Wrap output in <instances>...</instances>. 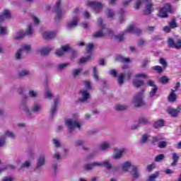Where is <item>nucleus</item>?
I'll return each mask as SVG.
<instances>
[{
	"mask_svg": "<svg viewBox=\"0 0 181 181\" xmlns=\"http://www.w3.org/2000/svg\"><path fill=\"white\" fill-rule=\"evenodd\" d=\"M98 25L100 29L92 34L93 39H101L102 37H105L110 33V30L105 28V25L103 23L102 18H98Z\"/></svg>",
	"mask_w": 181,
	"mask_h": 181,
	"instance_id": "nucleus-1",
	"label": "nucleus"
},
{
	"mask_svg": "<svg viewBox=\"0 0 181 181\" xmlns=\"http://www.w3.org/2000/svg\"><path fill=\"white\" fill-rule=\"evenodd\" d=\"M73 119H67L65 120V124L66 125L69 131H73V129H81V123L77 118H78V114L75 113L73 115Z\"/></svg>",
	"mask_w": 181,
	"mask_h": 181,
	"instance_id": "nucleus-2",
	"label": "nucleus"
},
{
	"mask_svg": "<svg viewBox=\"0 0 181 181\" xmlns=\"http://www.w3.org/2000/svg\"><path fill=\"white\" fill-rule=\"evenodd\" d=\"M62 5L63 2H62V0H57L53 8V12L56 14L55 22L57 23H59V22L62 21V18L64 17L66 13L63 10H62Z\"/></svg>",
	"mask_w": 181,
	"mask_h": 181,
	"instance_id": "nucleus-3",
	"label": "nucleus"
},
{
	"mask_svg": "<svg viewBox=\"0 0 181 181\" xmlns=\"http://www.w3.org/2000/svg\"><path fill=\"white\" fill-rule=\"evenodd\" d=\"M132 103L135 108H140V107L145 105V102H144V90H141L133 96Z\"/></svg>",
	"mask_w": 181,
	"mask_h": 181,
	"instance_id": "nucleus-4",
	"label": "nucleus"
},
{
	"mask_svg": "<svg viewBox=\"0 0 181 181\" xmlns=\"http://www.w3.org/2000/svg\"><path fill=\"white\" fill-rule=\"evenodd\" d=\"M28 100H29V96L27 95H23V98L20 105V108L24 111L26 117H32V112H30V108L28 104Z\"/></svg>",
	"mask_w": 181,
	"mask_h": 181,
	"instance_id": "nucleus-5",
	"label": "nucleus"
},
{
	"mask_svg": "<svg viewBox=\"0 0 181 181\" xmlns=\"http://www.w3.org/2000/svg\"><path fill=\"white\" fill-rule=\"evenodd\" d=\"M78 95L81 97L78 99V101H80V103H88V100L91 98V95H90V92L88 91V90L84 88L79 90Z\"/></svg>",
	"mask_w": 181,
	"mask_h": 181,
	"instance_id": "nucleus-6",
	"label": "nucleus"
},
{
	"mask_svg": "<svg viewBox=\"0 0 181 181\" xmlns=\"http://www.w3.org/2000/svg\"><path fill=\"white\" fill-rule=\"evenodd\" d=\"M168 13H172V6L170 4H165L160 8L158 16L162 18H168Z\"/></svg>",
	"mask_w": 181,
	"mask_h": 181,
	"instance_id": "nucleus-7",
	"label": "nucleus"
},
{
	"mask_svg": "<svg viewBox=\"0 0 181 181\" xmlns=\"http://www.w3.org/2000/svg\"><path fill=\"white\" fill-rule=\"evenodd\" d=\"M86 6L91 8L95 13L100 12V11L104 8V4L98 1H88L86 4Z\"/></svg>",
	"mask_w": 181,
	"mask_h": 181,
	"instance_id": "nucleus-8",
	"label": "nucleus"
},
{
	"mask_svg": "<svg viewBox=\"0 0 181 181\" xmlns=\"http://www.w3.org/2000/svg\"><path fill=\"white\" fill-rule=\"evenodd\" d=\"M30 112H31V117H28V118H33V113L34 114H39L40 111H42V105L39 104L37 102H35L32 107L31 109H30Z\"/></svg>",
	"mask_w": 181,
	"mask_h": 181,
	"instance_id": "nucleus-9",
	"label": "nucleus"
},
{
	"mask_svg": "<svg viewBox=\"0 0 181 181\" xmlns=\"http://www.w3.org/2000/svg\"><path fill=\"white\" fill-rule=\"evenodd\" d=\"M166 111L169 115H170L173 118H176L177 115H179L180 111H181V107L178 106L176 109L172 107H168L166 109Z\"/></svg>",
	"mask_w": 181,
	"mask_h": 181,
	"instance_id": "nucleus-10",
	"label": "nucleus"
},
{
	"mask_svg": "<svg viewBox=\"0 0 181 181\" xmlns=\"http://www.w3.org/2000/svg\"><path fill=\"white\" fill-rule=\"evenodd\" d=\"M168 47H173V49H181V39L177 40V42H175V40L173 38H168Z\"/></svg>",
	"mask_w": 181,
	"mask_h": 181,
	"instance_id": "nucleus-11",
	"label": "nucleus"
},
{
	"mask_svg": "<svg viewBox=\"0 0 181 181\" xmlns=\"http://www.w3.org/2000/svg\"><path fill=\"white\" fill-rule=\"evenodd\" d=\"M45 163H46V156L43 154H41L37 158L36 168L42 169V168L45 166Z\"/></svg>",
	"mask_w": 181,
	"mask_h": 181,
	"instance_id": "nucleus-12",
	"label": "nucleus"
},
{
	"mask_svg": "<svg viewBox=\"0 0 181 181\" xmlns=\"http://www.w3.org/2000/svg\"><path fill=\"white\" fill-rule=\"evenodd\" d=\"M59 103H60V99L59 98L54 99V103L51 106V110H50L51 118H53L56 112H57V105H59Z\"/></svg>",
	"mask_w": 181,
	"mask_h": 181,
	"instance_id": "nucleus-13",
	"label": "nucleus"
},
{
	"mask_svg": "<svg viewBox=\"0 0 181 181\" xmlns=\"http://www.w3.org/2000/svg\"><path fill=\"white\" fill-rule=\"evenodd\" d=\"M38 54L42 56L43 57H46V56H49L50 54V52H52V48L50 47H42L37 49Z\"/></svg>",
	"mask_w": 181,
	"mask_h": 181,
	"instance_id": "nucleus-14",
	"label": "nucleus"
},
{
	"mask_svg": "<svg viewBox=\"0 0 181 181\" xmlns=\"http://www.w3.org/2000/svg\"><path fill=\"white\" fill-rule=\"evenodd\" d=\"M105 168L107 170H111L112 169V163L110 160H105L101 163H98V167Z\"/></svg>",
	"mask_w": 181,
	"mask_h": 181,
	"instance_id": "nucleus-15",
	"label": "nucleus"
},
{
	"mask_svg": "<svg viewBox=\"0 0 181 181\" xmlns=\"http://www.w3.org/2000/svg\"><path fill=\"white\" fill-rule=\"evenodd\" d=\"M5 19H11V12H9V10H4L0 14V23L5 22Z\"/></svg>",
	"mask_w": 181,
	"mask_h": 181,
	"instance_id": "nucleus-16",
	"label": "nucleus"
},
{
	"mask_svg": "<svg viewBox=\"0 0 181 181\" xmlns=\"http://www.w3.org/2000/svg\"><path fill=\"white\" fill-rule=\"evenodd\" d=\"M129 173L134 180H136V179L139 177V171L138 170V168L134 165H132V170L129 171Z\"/></svg>",
	"mask_w": 181,
	"mask_h": 181,
	"instance_id": "nucleus-17",
	"label": "nucleus"
},
{
	"mask_svg": "<svg viewBox=\"0 0 181 181\" xmlns=\"http://www.w3.org/2000/svg\"><path fill=\"white\" fill-rule=\"evenodd\" d=\"M152 12H153V4L147 3L145 6V9L144 11V15H151Z\"/></svg>",
	"mask_w": 181,
	"mask_h": 181,
	"instance_id": "nucleus-18",
	"label": "nucleus"
},
{
	"mask_svg": "<svg viewBox=\"0 0 181 181\" xmlns=\"http://www.w3.org/2000/svg\"><path fill=\"white\" fill-rule=\"evenodd\" d=\"M78 25V18L77 17H74L73 20L67 23V29H73Z\"/></svg>",
	"mask_w": 181,
	"mask_h": 181,
	"instance_id": "nucleus-19",
	"label": "nucleus"
},
{
	"mask_svg": "<svg viewBox=\"0 0 181 181\" xmlns=\"http://www.w3.org/2000/svg\"><path fill=\"white\" fill-rule=\"evenodd\" d=\"M115 62H119V63H129L131 59L129 58H125L122 55H116L115 57Z\"/></svg>",
	"mask_w": 181,
	"mask_h": 181,
	"instance_id": "nucleus-20",
	"label": "nucleus"
},
{
	"mask_svg": "<svg viewBox=\"0 0 181 181\" xmlns=\"http://www.w3.org/2000/svg\"><path fill=\"white\" fill-rule=\"evenodd\" d=\"M42 37L45 40H50V39H53L54 37H56V33L54 32H45L42 34Z\"/></svg>",
	"mask_w": 181,
	"mask_h": 181,
	"instance_id": "nucleus-21",
	"label": "nucleus"
},
{
	"mask_svg": "<svg viewBox=\"0 0 181 181\" xmlns=\"http://www.w3.org/2000/svg\"><path fill=\"white\" fill-rule=\"evenodd\" d=\"M177 100V96L176 95V93H175V90L172 89L168 97V103H175Z\"/></svg>",
	"mask_w": 181,
	"mask_h": 181,
	"instance_id": "nucleus-22",
	"label": "nucleus"
},
{
	"mask_svg": "<svg viewBox=\"0 0 181 181\" xmlns=\"http://www.w3.org/2000/svg\"><path fill=\"white\" fill-rule=\"evenodd\" d=\"M95 166L98 167V163L94 162L92 163L85 164L83 166V169H84V170H86L87 172H90V170H93V169H94Z\"/></svg>",
	"mask_w": 181,
	"mask_h": 181,
	"instance_id": "nucleus-23",
	"label": "nucleus"
},
{
	"mask_svg": "<svg viewBox=\"0 0 181 181\" xmlns=\"http://www.w3.org/2000/svg\"><path fill=\"white\" fill-rule=\"evenodd\" d=\"M44 97L47 100H52V98H53L54 95H53V93L52 92V90H50V88H46L45 89Z\"/></svg>",
	"mask_w": 181,
	"mask_h": 181,
	"instance_id": "nucleus-24",
	"label": "nucleus"
},
{
	"mask_svg": "<svg viewBox=\"0 0 181 181\" xmlns=\"http://www.w3.org/2000/svg\"><path fill=\"white\" fill-rule=\"evenodd\" d=\"M132 166L131 161H127L122 164V169L124 172H129V168H132Z\"/></svg>",
	"mask_w": 181,
	"mask_h": 181,
	"instance_id": "nucleus-25",
	"label": "nucleus"
},
{
	"mask_svg": "<svg viewBox=\"0 0 181 181\" xmlns=\"http://www.w3.org/2000/svg\"><path fill=\"white\" fill-rule=\"evenodd\" d=\"M110 148H111V144L107 142L103 143L99 146V150L101 151L102 152L108 151V149H110Z\"/></svg>",
	"mask_w": 181,
	"mask_h": 181,
	"instance_id": "nucleus-26",
	"label": "nucleus"
},
{
	"mask_svg": "<svg viewBox=\"0 0 181 181\" xmlns=\"http://www.w3.org/2000/svg\"><path fill=\"white\" fill-rule=\"evenodd\" d=\"M31 165L32 163L30 161L26 160L21 165L18 170H22L23 172L25 169H29V167L31 166Z\"/></svg>",
	"mask_w": 181,
	"mask_h": 181,
	"instance_id": "nucleus-27",
	"label": "nucleus"
},
{
	"mask_svg": "<svg viewBox=\"0 0 181 181\" xmlns=\"http://www.w3.org/2000/svg\"><path fill=\"white\" fill-rule=\"evenodd\" d=\"M162 127H165V120L162 119L157 120L153 124V128H155L156 129H159V128H162Z\"/></svg>",
	"mask_w": 181,
	"mask_h": 181,
	"instance_id": "nucleus-28",
	"label": "nucleus"
},
{
	"mask_svg": "<svg viewBox=\"0 0 181 181\" xmlns=\"http://www.w3.org/2000/svg\"><path fill=\"white\" fill-rule=\"evenodd\" d=\"M4 135L6 138H10V139H13V141L16 139V134L13 132H11L9 130H7L5 133Z\"/></svg>",
	"mask_w": 181,
	"mask_h": 181,
	"instance_id": "nucleus-29",
	"label": "nucleus"
},
{
	"mask_svg": "<svg viewBox=\"0 0 181 181\" xmlns=\"http://www.w3.org/2000/svg\"><path fill=\"white\" fill-rule=\"evenodd\" d=\"M115 110L116 111H127L128 110V105L117 104L115 106Z\"/></svg>",
	"mask_w": 181,
	"mask_h": 181,
	"instance_id": "nucleus-30",
	"label": "nucleus"
},
{
	"mask_svg": "<svg viewBox=\"0 0 181 181\" xmlns=\"http://www.w3.org/2000/svg\"><path fill=\"white\" fill-rule=\"evenodd\" d=\"M25 36H32L33 35V26L32 24H28L25 30Z\"/></svg>",
	"mask_w": 181,
	"mask_h": 181,
	"instance_id": "nucleus-31",
	"label": "nucleus"
},
{
	"mask_svg": "<svg viewBox=\"0 0 181 181\" xmlns=\"http://www.w3.org/2000/svg\"><path fill=\"white\" fill-rule=\"evenodd\" d=\"M38 96L39 93H37V90H30L28 91V97H30V98H37Z\"/></svg>",
	"mask_w": 181,
	"mask_h": 181,
	"instance_id": "nucleus-32",
	"label": "nucleus"
},
{
	"mask_svg": "<svg viewBox=\"0 0 181 181\" xmlns=\"http://www.w3.org/2000/svg\"><path fill=\"white\" fill-rule=\"evenodd\" d=\"M83 71V69H74L72 70V76L74 78H76V77H78L80 76V74Z\"/></svg>",
	"mask_w": 181,
	"mask_h": 181,
	"instance_id": "nucleus-33",
	"label": "nucleus"
},
{
	"mask_svg": "<svg viewBox=\"0 0 181 181\" xmlns=\"http://www.w3.org/2000/svg\"><path fill=\"white\" fill-rule=\"evenodd\" d=\"M173 162L171 163V166H176L177 162H179V156L176 153H173Z\"/></svg>",
	"mask_w": 181,
	"mask_h": 181,
	"instance_id": "nucleus-34",
	"label": "nucleus"
},
{
	"mask_svg": "<svg viewBox=\"0 0 181 181\" xmlns=\"http://www.w3.org/2000/svg\"><path fill=\"white\" fill-rule=\"evenodd\" d=\"M144 84V81H141L138 79L133 81V85L134 86V87H136V88H139V87H142Z\"/></svg>",
	"mask_w": 181,
	"mask_h": 181,
	"instance_id": "nucleus-35",
	"label": "nucleus"
},
{
	"mask_svg": "<svg viewBox=\"0 0 181 181\" xmlns=\"http://www.w3.org/2000/svg\"><path fill=\"white\" fill-rule=\"evenodd\" d=\"M124 77H125L124 73H122L118 76L117 83L120 87L124 84Z\"/></svg>",
	"mask_w": 181,
	"mask_h": 181,
	"instance_id": "nucleus-36",
	"label": "nucleus"
},
{
	"mask_svg": "<svg viewBox=\"0 0 181 181\" xmlns=\"http://www.w3.org/2000/svg\"><path fill=\"white\" fill-rule=\"evenodd\" d=\"M149 138H151V135L148 134H144L142 135L141 139L140 140V144H146V142H148V139H149Z\"/></svg>",
	"mask_w": 181,
	"mask_h": 181,
	"instance_id": "nucleus-37",
	"label": "nucleus"
},
{
	"mask_svg": "<svg viewBox=\"0 0 181 181\" xmlns=\"http://www.w3.org/2000/svg\"><path fill=\"white\" fill-rule=\"evenodd\" d=\"M30 74V71L27 69H23L18 72L19 77H26V76H29Z\"/></svg>",
	"mask_w": 181,
	"mask_h": 181,
	"instance_id": "nucleus-38",
	"label": "nucleus"
},
{
	"mask_svg": "<svg viewBox=\"0 0 181 181\" xmlns=\"http://www.w3.org/2000/svg\"><path fill=\"white\" fill-rule=\"evenodd\" d=\"M157 93H158V86H154V88H153L149 93L150 98H153V97L156 95Z\"/></svg>",
	"mask_w": 181,
	"mask_h": 181,
	"instance_id": "nucleus-39",
	"label": "nucleus"
},
{
	"mask_svg": "<svg viewBox=\"0 0 181 181\" xmlns=\"http://www.w3.org/2000/svg\"><path fill=\"white\" fill-rule=\"evenodd\" d=\"M142 4H144V0H136L134 3V8L138 11L139 9H141V6H142Z\"/></svg>",
	"mask_w": 181,
	"mask_h": 181,
	"instance_id": "nucleus-40",
	"label": "nucleus"
},
{
	"mask_svg": "<svg viewBox=\"0 0 181 181\" xmlns=\"http://www.w3.org/2000/svg\"><path fill=\"white\" fill-rule=\"evenodd\" d=\"M158 148L160 149H165L168 148V141H161L158 144Z\"/></svg>",
	"mask_w": 181,
	"mask_h": 181,
	"instance_id": "nucleus-41",
	"label": "nucleus"
},
{
	"mask_svg": "<svg viewBox=\"0 0 181 181\" xmlns=\"http://www.w3.org/2000/svg\"><path fill=\"white\" fill-rule=\"evenodd\" d=\"M26 36V34L23 31H19L17 33V35L15 37L16 40H21V39H23Z\"/></svg>",
	"mask_w": 181,
	"mask_h": 181,
	"instance_id": "nucleus-42",
	"label": "nucleus"
},
{
	"mask_svg": "<svg viewBox=\"0 0 181 181\" xmlns=\"http://www.w3.org/2000/svg\"><path fill=\"white\" fill-rule=\"evenodd\" d=\"M6 169H11V170H15V169H16V166L14 165H8L4 168L0 167V173L1 172H4V170H6Z\"/></svg>",
	"mask_w": 181,
	"mask_h": 181,
	"instance_id": "nucleus-43",
	"label": "nucleus"
},
{
	"mask_svg": "<svg viewBox=\"0 0 181 181\" xmlns=\"http://www.w3.org/2000/svg\"><path fill=\"white\" fill-rule=\"evenodd\" d=\"M31 49H32V47L30 45H23L21 46V49H20V50H22V52H23V50H24L27 53H30Z\"/></svg>",
	"mask_w": 181,
	"mask_h": 181,
	"instance_id": "nucleus-44",
	"label": "nucleus"
},
{
	"mask_svg": "<svg viewBox=\"0 0 181 181\" xmlns=\"http://www.w3.org/2000/svg\"><path fill=\"white\" fill-rule=\"evenodd\" d=\"M90 59H91L90 55L86 57H82V58L78 60V64H84V63H87Z\"/></svg>",
	"mask_w": 181,
	"mask_h": 181,
	"instance_id": "nucleus-45",
	"label": "nucleus"
},
{
	"mask_svg": "<svg viewBox=\"0 0 181 181\" xmlns=\"http://www.w3.org/2000/svg\"><path fill=\"white\" fill-rule=\"evenodd\" d=\"M93 78L95 80V81H98V80H100V76L97 73V67L95 66L93 67Z\"/></svg>",
	"mask_w": 181,
	"mask_h": 181,
	"instance_id": "nucleus-46",
	"label": "nucleus"
},
{
	"mask_svg": "<svg viewBox=\"0 0 181 181\" xmlns=\"http://www.w3.org/2000/svg\"><path fill=\"white\" fill-rule=\"evenodd\" d=\"M159 176V173L158 172H156L155 173L153 174H151L147 181H156V178Z\"/></svg>",
	"mask_w": 181,
	"mask_h": 181,
	"instance_id": "nucleus-47",
	"label": "nucleus"
},
{
	"mask_svg": "<svg viewBox=\"0 0 181 181\" xmlns=\"http://www.w3.org/2000/svg\"><path fill=\"white\" fill-rule=\"evenodd\" d=\"M105 13L107 15V18H110V19H112V18H114V15H115L114 13V11L109 8L106 9Z\"/></svg>",
	"mask_w": 181,
	"mask_h": 181,
	"instance_id": "nucleus-48",
	"label": "nucleus"
},
{
	"mask_svg": "<svg viewBox=\"0 0 181 181\" xmlns=\"http://www.w3.org/2000/svg\"><path fill=\"white\" fill-rule=\"evenodd\" d=\"M152 69L155 71H157V73H158V74L163 73V70H165V69H163V67H162L160 66H153Z\"/></svg>",
	"mask_w": 181,
	"mask_h": 181,
	"instance_id": "nucleus-49",
	"label": "nucleus"
},
{
	"mask_svg": "<svg viewBox=\"0 0 181 181\" xmlns=\"http://www.w3.org/2000/svg\"><path fill=\"white\" fill-rule=\"evenodd\" d=\"M171 29H175L177 28V23H176V18H173L172 21L168 23Z\"/></svg>",
	"mask_w": 181,
	"mask_h": 181,
	"instance_id": "nucleus-50",
	"label": "nucleus"
},
{
	"mask_svg": "<svg viewBox=\"0 0 181 181\" xmlns=\"http://www.w3.org/2000/svg\"><path fill=\"white\" fill-rule=\"evenodd\" d=\"M122 153H124L123 151H117L115 155H113V159L118 160L122 158Z\"/></svg>",
	"mask_w": 181,
	"mask_h": 181,
	"instance_id": "nucleus-51",
	"label": "nucleus"
},
{
	"mask_svg": "<svg viewBox=\"0 0 181 181\" xmlns=\"http://www.w3.org/2000/svg\"><path fill=\"white\" fill-rule=\"evenodd\" d=\"M135 29V26L130 25L124 31V35H127V33H134V30Z\"/></svg>",
	"mask_w": 181,
	"mask_h": 181,
	"instance_id": "nucleus-52",
	"label": "nucleus"
},
{
	"mask_svg": "<svg viewBox=\"0 0 181 181\" xmlns=\"http://www.w3.org/2000/svg\"><path fill=\"white\" fill-rule=\"evenodd\" d=\"M23 53V52L22 51V49L17 50V52L15 54L16 59V60H21Z\"/></svg>",
	"mask_w": 181,
	"mask_h": 181,
	"instance_id": "nucleus-53",
	"label": "nucleus"
},
{
	"mask_svg": "<svg viewBox=\"0 0 181 181\" xmlns=\"http://www.w3.org/2000/svg\"><path fill=\"white\" fill-rule=\"evenodd\" d=\"M160 83L161 84H168L169 83V78L166 76H163L160 78Z\"/></svg>",
	"mask_w": 181,
	"mask_h": 181,
	"instance_id": "nucleus-54",
	"label": "nucleus"
},
{
	"mask_svg": "<svg viewBox=\"0 0 181 181\" xmlns=\"http://www.w3.org/2000/svg\"><path fill=\"white\" fill-rule=\"evenodd\" d=\"M124 33L123 34H119L117 35H115V40H116V42H122V40H124Z\"/></svg>",
	"mask_w": 181,
	"mask_h": 181,
	"instance_id": "nucleus-55",
	"label": "nucleus"
},
{
	"mask_svg": "<svg viewBox=\"0 0 181 181\" xmlns=\"http://www.w3.org/2000/svg\"><path fill=\"white\" fill-rule=\"evenodd\" d=\"M94 49V44L89 43L86 46V52L87 53H91Z\"/></svg>",
	"mask_w": 181,
	"mask_h": 181,
	"instance_id": "nucleus-56",
	"label": "nucleus"
},
{
	"mask_svg": "<svg viewBox=\"0 0 181 181\" xmlns=\"http://www.w3.org/2000/svg\"><path fill=\"white\" fill-rule=\"evenodd\" d=\"M165 159V154H159L156 156L155 162H160Z\"/></svg>",
	"mask_w": 181,
	"mask_h": 181,
	"instance_id": "nucleus-57",
	"label": "nucleus"
},
{
	"mask_svg": "<svg viewBox=\"0 0 181 181\" xmlns=\"http://www.w3.org/2000/svg\"><path fill=\"white\" fill-rule=\"evenodd\" d=\"M6 33H8V30L6 29V27L0 25V36H4V35H6Z\"/></svg>",
	"mask_w": 181,
	"mask_h": 181,
	"instance_id": "nucleus-58",
	"label": "nucleus"
},
{
	"mask_svg": "<svg viewBox=\"0 0 181 181\" xmlns=\"http://www.w3.org/2000/svg\"><path fill=\"white\" fill-rule=\"evenodd\" d=\"M52 144L57 148H62V143L60 142V141L57 140V139H53Z\"/></svg>",
	"mask_w": 181,
	"mask_h": 181,
	"instance_id": "nucleus-59",
	"label": "nucleus"
},
{
	"mask_svg": "<svg viewBox=\"0 0 181 181\" xmlns=\"http://www.w3.org/2000/svg\"><path fill=\"white\" fill-rule=\"evenodd\" d=\"M70 65V62H67L65 64H60L58 66V70H59V71H62V70H64V69H66V67H67V66Z\"/></svg>",
	"mask_w": 181,
	"mask_h": 181,
	"instance_id": "nucleus-60",
	"label": "nucleus"
},
{
	"mask_svg": "<svg viewBox=\"0 0 181 181\" xmlns=\"http://www.w3.org/2000/svg\"><path fill=\"white\" fill-rule=\"evenodd\" d=\"M139 124H151V122L145 117H140L139 119Z\"/></svg>",
	"mask_w": 181,
	"mask_h": 181,
	"instance_id": "nucleus-61",
	"label": "nucleus"
},
{
	"mask_svg": "<svg viewBox=\"0 0 181 181\" xmlns=\"http://www.w3.org/2000/svg\"><path fill=\"white\" fill-rule=\"evenodd\" d=\"M135 77L136 78H149V76L144 73L137 74Z\"/></svg>",
	"mask_w": 181,
	"mask_h": 181,
	"instance_id": "nucleus-62",
	"label": "nucleus"
},
{
	"mask_svg": "<svg viewBox=\"0 0 181 181\" xmlns=\"http://www.w3.org/2000/svg\"><path fill=\"white\" fill-rule=\"evenodd\" d=\"M159 63L162 64L163 69H166V67H168V62H166V60H165V59L160 58L159 60Z\"/></svg>",
	"mask_w": 181,
	"mask_h": 181,
	"instance_id": "nucleus-63",
	"label": "nucleus"
},
{
	"mask_svg": "<svg viewBox=\"0 0 181 181\" xmlns=\"http://www.w3.org/2000/svg\"><path fill=\"white\" fill-rule=\"evenodd\" d=\"M117 71L115 69H110L109 71L110 76H112V77H113V78H115L117 77Z\"/></svg>",
	"mask_w": 181,
	"mask_h": 181,
	"instance_id": "nucleus-64",
	"label": "nucleus"
}]
</instances>
